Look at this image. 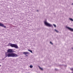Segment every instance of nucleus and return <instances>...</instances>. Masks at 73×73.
I'll list each match as a JSON object with an SVG mask.
<instances>
[{
  "label": "nucleus",
  "mask_w": 73,
  "mask_h": 73,
  "mask_svg": "<svg viewBox=\"0 0 73 73\" xmlns=\"http://www.w3.org/2000/svg\"><path fill=\"white\" fill-rule=\"evenodd\" d=\"M5 55V58H6V57H16L19 56V55L15 53H9L8 54L6 53Z\"/></svg>",
  "instance_id": "f257e3e1"
},
{
  "label": "nucleus",
  "mask_w": 73,
  "mask_h": 73,
  "mask_svg": "<svg viewBox=\"0 0 73 73\" xmlns=\"http://www.w3.org/2000/svg\"><path fill=\"white\" fill-rule=\"evenodd\" d=\"M8 46H10L11 47L15 48H16L17 49H19V47H18L17 45L15 44H12L10 43L8 44Z\"/></svg>",
  "instance_id": "f03ea898"
},
{
  "label": "nucleus",
  "mask_w": 73,
  "mask_h": 73,
  "mask_svg": "<svg viewBox=\"0 0 73 73\" xmlns=\"http://www.w3.org/2000/svg\"><path fill=\"white\" fill-rule=\"evenodd\" d=\"M44 24L47 27H53V25H50V24L47 23L46 21H44Z\"/></svg>",
  "instance_id": "7ed1b4c3"
},
{
  "label": "nucleus",
  "mask_w": 73,
  "mask_h": 73,
  "mask_svg": "<svg viewBox=\"0 0 73 73\" xmlns=\"http://www.w3.org/2000/svg\"><path fill=\"white\" fill-rule=\"evenodd\" d=\"M7 52L8 53H12L13 52V50L12 49H9L7 50Z\"/></svg>",
  "instance_id": "20e7f679"
},
{
  "label": "nucleus",
  "mask_w": 73,
  "mask_h": 73,
  "mask_svg": "<svg viewBox=\"0 0 73 73\" xmlns=\"http://www.w3.org/2000/svg\"><path fill=\"white\" fill-rule=\"evenodd\" d=\"M0 26H1V27H3V28H6V26H4V24H3V23H0Z\"/></svg>",
  "instance_id": "39448f33"
},
{
  "label": "nucleus",
  "mask_w": 73,
  "mask_h": 73,
  "mask_svg": "<svg viewBox=\"0 0 73 73\" xmlns=\"http://www.w3.org/2000/svg\"><path fill=\"white\" fill-rule=\"evenodd\" d=\"M66 27L67 28H68V29L70 30V31H72V32H73V29H72L70 27Z\"/></svg>",
  "instance_id": "423d86ee"
},
{
  "label": "nucleus",
  "mask_w": 73,
  "mask_h": 73,
  "mask_svg": "<svg viewBox=\"0 0 73 73\" xmlns=\"http://www.w3.org/2000/svg\"><path fill=\"white\" fill-rule=\"evenodd\" d=\"M24 54H29V52H23Z\"/></svg>",
  "instance_id": "0eeeda50"
},
{
  "label": "nucleus",
  "mask_w": 73,
  "mask_h": 73,
  "mask_svg": "<svg viewBox=\"0 0 73 73\" xmlns=\"http://www.w3.org/2000/svg\"><path fill=\"white\" fill-rule=\"evenodd\" d=\"M28 50L31 53H33V52H32V50L29 49H28Z\"/></svg>",
  "instance_id": "6e6552de"
},
{
  "label": "nucleus",
  "mask_w": 73,
  "mask_h": 73,
  "mask_svg": "<svg viewBox=\"0 0 73 73\" xmlns=\"http://www.w3.org/2000/svg\"><path fill=\"white\" fill-rule=\"evenodd\" d=\"M38 67L39 69H40V70H43V69L42 68L40 67V66H38Z\"/></svg>",
  "instance_id": "1a4fd4ad"
},
{
  "label": "nucleus",
  "mask_w": 73,
  "mask_h": 73,
  "mask_svg": "<svg viewBox=\"0 0 73 73\" xmlns=\"http://www.w3.org/2000/svg\"><path fill=\"white\" fill-rule=\"evenodd\" d=\"M69 20H70L71 21H73V19H72V18H69Z\"/></svg>",
  "instance_id": "9d476101"
},
{
  "label": "nucleus",
  "mask_w": 73,
  "mask_h": 73,
  "mask_svg": "<svg viewBox=\"0 0 73 73\" xmlns=\"http://www.w3.org/2000/svg\"><path fill=\"white\" fill-rule=\"evenodd\" d=\"M30 68H33V66L32 65H30Z\"/></svg>",
  "instance_id": "9b49d317"
},
{
  "label": "nucleus",
  "mask_w": 73,
  "mask_h": 73,
  "mask_svg": "<svg viewBox=\"0 0 73 73\" xmlns=\"http://www.w3.org/2000/svg\"><path fill=\"white\" fill-rule=\"evenodd\" d=\"M53 25L54 26V27L55 28H56V25H54V24H53Z\"/></svg>",
  "instance_id": "f8f14e48"
},
{
  "label": "nucleus",
  "mask_w": 73,
  "mask_h": 73,
  "mask_svg": "<svg viewBox=\"0 0 73 73\" xmlns=\"http://www.w3.org/2000/svg\"><path fill=\"white\" fill-rule=\"evenodd\" d=\"M71 70H72L73 71L72 72V73H73V68H71L70 69Z\"/></svg>",
  "instance_id": "ddd939ff"
},
{
  "label": "nucleus",
  "mask_w": 73,
  "mask_h": 73,
  "mask_svg": "<svg viewBox=\"0 0 73 73\" xmlns=\"http://www.w3.org/2000/svg\"><path fill=\"white\" fill-rule=\"evenodd\" d=\"M55 31L56 32H57V33H58V31L57 30H55Z\"/></svg>",
  "instance_id": "4468645a"
},
{
  "label": "nucleus",
  "mask_w": 73,
  "mask_h": 73,
  "mask_svg": "<svg viewBox=\"0 0 73 73\" xmlns=\"http://www.w3.org/2000/svg\"><path fill=\"white\" fill-rule=\"evenodd\" d=\"M50 44H52V45H53V43H52V42H50Z\"/></svg>",
  "instance_id": "2eb2a0df"
},
{
  "label": "nucleus",
  "mask_w": 73,
  "mask_h": 73,
  "mask_svg": "<svg viewBox=\"0 0 73 73\" xmlns=\"http://www.w3.org/2000/svg\"><path fill=\"white\" fill-rule=\"evenodd\" d=\"M26 56L27 57H28V55L27 54H26Z\"/></svg>",
  "instance_id": "dca6fc26"
},
{
  "label": "nucleus",
  "mask_w": 73,
  "mask_h": 73,
  "mask_svg": "<svg viewBox=\"0 0 73 73\" xmlns=\"http://www.w3.org/2000/svg\"><path fill=\"white\" fill-rule=\"evenodd\" d=\"M55 70H57V69L55 68Z\"/></svg>",
  "instance_id": "f3484780"
},
{
  "label": "nucleus",
  "mask_w": 73,
  "mask_h": 73,
  "mask_svg": "<svg viewBox=\"0 0 73 73\" xmlns=\"http://www.w3.org/2000/svg\"><path fill=\"white\" fill-rule=\"evenodd\" d=\"M37 12H38V10H37Z\"/></svg>",
  "instance_id": "a211bd4d"
},
{
  "label": "nucleus",
  "mask_w": 73,
  "mask_h": 73,
  "mask_svg": "<svg viewBox=\"0 0 73 73\" xmlns=\"http://www.w3.org/2000/svg\"><path fill=\"white\" fill-rule=\"evenodd\" d=\"M1 65H0V67L1 66Z\"/></svg>",
  "instance_id": "6ab92c4d"
},
{
  "label": "nucleus",
  "mask_w": 73,
  "mask_h": 73,
  "mask_svg": "<svg viewBox=\"0 0 73 73\" xmlns=\"http://www.w3.org/2000/svg\"><path fill=\"white\" fill-rule=\"evenodd\" d=\"M72 5H73V3L72 4Z\"/></svg>",
  "instance_id": "aec40b11"
},
{
  "label": "nucleus",
  "mask_w": 73,
  "mask_h": 73,
  "mask_svg": "<svg viewBox=\"0 0 73 73\" xmlns=\"http://www.w3.org/2000/svg\"><path fill=\"white\" fill-rule=\"evenodd\" d=\"M72 48V49H73V48Z\"/></svg>",
  "instance_id": "412c9836"
}]
</instances>
